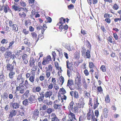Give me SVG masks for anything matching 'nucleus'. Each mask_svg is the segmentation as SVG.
I'll use <instances>...</instances> for the list:
<instances>
[{"label": "nucleus", "mask_w": 121, "mask_h": 121, "mask_svg": "<svg viewBox=\"0 0 121 121\" xmlns=\"http://www.w3.org/2000/svg\"><path fill=\"white\" fill-rule=\"evenodd\" d=\"M9 26L12 27V30L16 32L18 30V28L16 24L13 23V22L11 20H9Z\"/></svg>", "instance_id": "nucleus-1"}, {"label": "nucleus", "mask_w": 121, "mask_h": 121, "mask_svg": "<svg viewBox=\"0 0 121 121\" xmlns=\"http://www.w3.org/2000/svg\"><path fill=\"white\" fill-rule=\"evenodd\" d=\"M22 75L20 74L17 76L16 81V82L15 84V85L16 84H18V83L24 82V79L22 78Z\"/></svg>", "instance_id": "nucleus-2"}, {"label": "nucleus", "mask_w": 121, "mask_h": 121, "mask_svg": "<svg viewBox=\"0 0 121 121\" xmlns=\"http://www.w3.org/2000/svg\"><path fill=\"white\" fill-rule=\"evenodd\" d=\"M30 66L31 67H33V69H34L35 68L36 66H35V67H34L35 66V65L34 64V63L35 62V61L34 59L33 58V57H31L30 58ZM37 69V68H35V70H34L35 71V70H36Z\"/></svg>", "instance_id": "nucleus-3"}, {"label": "nucleus", "mask_w": 121, "mask_h": 121, "mask_svg": "<svg viewBox=\"0 0 121 121\" xmlns=\"http://www.w3.org/2000/svg\"><path fill=\"white\" fill-rule=\"evenodd\" d=\"M51 116V121H60L58 119L55 113H52Z\"/></svg>", "instance_id": "nucleus-4"}, {"label": "nucleus", "mask_w": 121, "mask_h": 121, "mask_svg": "<svg viewBox=\"0 0 121 121\" xmlns=\"http://www.w3.org/2000/svg\"><path fill=\"white\" fill-rule=\"evenodd\" d=\"M41 90V88L40 86H38L36 87H34L32 89V92L34 93L39 92Z\"/></svg>", "instance_id": "nucleus-5"}, {"label": "nucleus", "mask_w": 121, "mask_h": 121, "mask_svg": "<svg viewBox=\"0 0 121 121\" xmlns=\"http://www.w3.org/2000/svg\"><path fill=\"white\" fill-rule=\"evenodd\" d=\"M20 101H19L18 103L17 102L12 103V106L13 109H17L19 108L20 106L19 104H20Z\"/></svg>", "instance_id": "nucleus-6"}, {"label": "nucleus", "mask_w": 121, "mask_h": 121, "mask_svg": "<svg viewBox=\"0 0 121 121\" xmlns=\"http://www.w3.org/2000/svg\"><path fill=\"white\" fill-rule=\"evenodd\" d=\"M30 94V90H26V92H25V93L23 95L21 96V99H24V96L26 98L28 97L29 96Z\"/></svg>", "instance_id": "nucleus-7"}, {"label": "nucleus", "mask_w": 121, "mask_h": 121, "mask_svg": "<svg viewBox=\"0 0 121 121\" xmlns=\"http://www.w3.org/2000/svg\"><path fill=\"white\" fill-rule=\"evenodd\" d=\"M12 52L9 51H6L4 54V56L5 58H9L12 56Z\"/></svg>", "instance_id": "nucleus-8"}, {"label": "nucleus", "mask_w": 121, "mask_h": 121, "mask_svg": "<svg viewBox=\"0 0 121 121\" xmlns=\"http://www.w3.org/2000/svg\"><path fill=\"white\" fill-rule=\"evenodd\" d=\"M35 95H32L30 96V97L28 99L30 104H32L35 100Z\"/></svg>", "instance_id": "nucleus-9"}, {"label": "nucleus", "mask_w": 121, "mask_h": 121, "mask_svg": "<svg viewBox=\"0 0 121 121\" xmlns=\"http://www.w3.org/2000/svg\"><path fill=\"white\" fill-rule=\"evenodd\" d=\"M39 94L40 95V96H39L38 99L39 102H41L43 101L44 97V95L43 94L42 92L39 93Z\"/></svg>", "instance_id": "nucleus-10"}, {"label": "nucleus", "mask_w": 121, "mask_h": 121, "mask_svg": "<svg viewBox=\"0 0 121 121\" xmlns=\"http://www.w3.org/2000/svg\"><path fill=\"white\" fill-rule=\"evenodd\" d=\"M25 90L24 88H18L17 87H16L15 93L16 92L19 91V94L23 95L25 93Z\"/></svg>", "instance_id": "nucleus-11"}, {"label": "nucleus", "mask_w": 121, "mask_h": 121, "mask_svg": "<svg viewBox=\"0 0 121 121\" xmlns=\"http://www.w3.org/2000/svg\"><path fill=\"white\" fill-rule=\"evenodd\" d=\"M65 47L69 51L72 50L74 49L73 46L70 45L69 44L67 45Z\"/></svg>", "instance_id": "nucleus-12"}, {"label": "nucleus", "mask_w": 121, "mask_h": 121, "mask_svg": "<svg viewBox=\"0 0 121 121\" xmlns=\"http://www.w3.org/2000/svg\"><path fill=\"white\" fill-rule=\"evenodd\" d=\"M6 67L7 70H9L10 71H13L14 68V66H12V65L9 63L7 64Z\"/></svg>", "instance_id": "nucleus-13"}, {"label": "nucleus", "mask_w": 121, "mask_h": 121, "mask_svg": "<svg viewBox=\"0 0 121 121\" xmlns=\"http://www.w3.org/2000/svg\"><path fill=\"white\" fill-rule=\"evenodd\" d=\"M99 104V103L98 102L97 99H94V105L93 106L94 109H95Z\"/></svg>", "instance_id": "nucleus-14"}, {"label": "nucleus", "mask_w": 121, "mask_h": 121, "mask_svg": "<svg viewBox=\"0 0 121 121\" xmlns=\"http://www.w3.org/2000/svg\"><path fill=\"white\" fill-rule=\"evenodd\" d=\"M23 83L21 82L20 83L19 86H17L16 87H17L18 88H24L26 90V86L25 84H23Z\"/></svg>", "instance_id": "nucleus-15"}, {"label": "nucleus", "mask_w": 121, "mask_h": 121, "mask_svg": "<svg viewBox=\"0 0 121 121\" xmlns=\"http://www.w3.org/2000/svg\"><path fill=\"white\" fill-rule=\"evenodd\" d=\"M73 80L72 79H69L68 81L67 86L70 88L71 86L73 85Z\"/></svg>", "instance_id": "nucleus-16"}, {"label": "nucleus", "mask_w": 121, "mask_h": 121, "mask_svg": "<svg viewBox=\"0 0 121 121\" xmlns=\"http://www.w3.org/2000/svg\"><path fill=\"white\" fill-rule=\"evenodd\" d=\"M9 74V78L11 79H13V78L14 76L15 75V72H13V71H10Z\"/></svg>", "instance_id": "nucleus-17"}, {"label": "nucleus", "mask_w": 121, "mask_h": 121, "mask_svg": "<svg viewBox=\"0 0 121 121\" xmlns=\"http://www.w3.org/2000/svg\"><path fill=\"white\" fill-rule=\"evenodd\" d=\"M32 114L34 117H36L39 115V112L38 110L35 109L32 112Z\"/></svg>", "instance_id": "nucleus-18"}, {"label": "nucleus", "mask_w": 121, "mask_h": 121, "mask_svg": "<svg viewBox=\"0 0 121 121\" xmlns=\"http://www.w3.org/2000/svg\"><path fill=\"white\" fill-rule=\"evenodd\" d=\"M52 94V92L50 91H47L45 93V96L46 98L50 97Z\"/></svg>", "instance_id": "nucleus-19"}, {"label": "nucleus", "mask_w": 121, "mask_h": 121, "mask_svg": "<svg viewBox=\"0 0 121 121\" xmlns=\"http://www.w3.org/2000/svg\"><path fill=\"white\" fill-rule=\"evenodd\" d=\"M17 112L15 110H13L10 112V114L9 115V117H10L12 118V117L14 116L16 114Z\"/></svg>", "instance_id": "nucleus-20"}, {"label": "nucleus", "mask_w": 121, "mask_h": 121, "mask_svg": "<svg viewBox=\"0 0 121 121\" xmlns=\"http://www.w3.org/2000/svg\"><path fill=\"white\" fill-rule=\"evenodd\" d=\"M85 55L86 57V58L90 59L91 57L90 51L88 50H87L86 53Z\"/></svg>", "instance_id": "nucleus-21"}, {"label": "nucleus", "mask_w": 121, "mask_h": 121, "mask_svg": "<svg viewBox=\"0 0 121 121\" xmlns=\"http://www.w3.org/2000/svg\"><path fill=\"white\" fill-rule=\"evenodd\" d=\"M72 65L73 64L71 63H70L68 60L66 61V67L68 69H71Z\"/></svg>", "instance_id": "nucleus-22"}, {"label": "nucleus", "mask_w": 121, "mask_h": 121, "mask_svg": "<svg viewBox=\"0 0 121 121\" xmlns=\"http://www.w3.org/2000/svg\"><path fill=\"white\" fill-rule=\"evenodd\" d=\"M77 78L76 80L78 81L80 83L81 82L80 74L78 73H77Z\"/></svg>", "instance_id": "nucleus-23"}, {"label": "nucleus", "mask_w": 121, "mask_h": 121, "mask_svg": "<svg viewBox=\"0 0 121 121\" xmlns=\"http://www.w3.org/2000/svg\"><path fill=\"white\" fill-rule=\"evenodd\" d=\"M73 102L72 101L69 104L68 107V108L69 110H71L72 111V110L73 109Z\"/></svg>", "instance_id": "nucleus-24"}, {"label": "nucleus", "mask_w": 121, "mask_h": 121, "mask_svg": "<svg viewBox=\"0 0 121 121\" xmlns=\"http://www.w3.org/2000/svg\"><path fill=\"white\" fill-rule=\"evenodd\" d=\"M9 9V7L7 4L4 5V12L6 13H7Z\"/></svg>", "instance_id": "nucleus-25"}, {"label": "nucleus", "mask_w": 121, "mask_h": 121, "mask_svg": "<svg viewBox=\"0 0 121 121\" xmlns=\"http://www.w3.org/2000/svg\"><path fill=\"white\" fill-rule=\"evenodd\" d=\"M103 114L102 115L101 117V121H103V117H104L105 118H107L108 117V114L103 113Z\"/></svg>", "instance_id": "nucleus-26"}, {"label": "nucleus", "mask_w": 121, "mask_h": 121, "mask_svg": "<svg viewBox=\"0 0 121 121\" xmlns=\"http://www.w3.org/2000/svg\"><path fill=\"white\" fill-rule=\"evenodd\" d=\"M79 109L77 106H74L72 110L73 112L75 113H77L79 110Z\"/></svg>", "instance_id": "nucleus-27"}, {"label": "nucleus", "mask_w": 121, "mask_h": 121, "mask_svg": "<svg viewBox=\"0 0 121 121\" xmlns=\"http://www.w3.org/2000/svg\"><path fill=\"white\" fill-rule=\"evenodd\" d=\"M69 117L72 119H74L76 120V118L75 117V115L74 114L70 112L69 115Z\"/></svg>", "instance_id": "nucleus-28"}, {"label": "nucleus", "mask_w": 121, "mask_h": 121, "mask_svg": "<svg viewBox=\"0 0 121 121\" xmlns=\"http://www.w3.org/2000/svg\"><path fill=\"white\" fill-rule=\"evenodd\" d=\"M35 78V75L30 76L29 78V80L32 83H34Z\"/></svg>", "instance_id": "nucleus-29"}, {"label": "nucleus", "mask_w": 121, "mask_h": 121, "mask_svg": "<svg viewBox=\"0 0 121 121\" xmlns=\"http://www.w3.org/2000/svg\"><path fill=\"white\" fill-rule=\"evenodd\" d=\"M23 104L25 106H26L28 105L29 104V102L27 99H26L24 100L22 102Z\"/></svg>", "instance_id": "nucleus-30"}, {"label": "nucleus", "mask_w": 121, "mask_h": 121, "mask_svg": "<svg viewBox=\"0 0 121 121\" xmlns=\"http://www.w3.org/2000/svg\"><path fill=\"white\" fill-rule=\"evenodd\" d=\"M60 100H56L54 101V104L58 105L59 106H61V104L60 103Z\"/></svg>", "instance_id": "nucleus-31"}, {"label": "nucleus", "mask_w": 121, "mask_h": 121, "mask_svg": "<svg viewBox=\"0 0 121 121\" xmlns=\"http://www.w3.org/2000/svg\"><path fill=\"white\" fill-rule=\"evenodd\" d=\"M105 101L106 102L108 103L110 102V100L108 95H107L105 97Z\"/></svg>", "instance_id": "nucleus-32"}, {"label": "nucleus", "mask_w": 121, "mask_h": 121, "mask_svg": "<svg viewBox=\"0 0 121 121\" xmlns=\"http://www.w3.org/2000/svg\"><path fill=\"white\" fill-rule=\"evenodd\" d=\"M80 100H79V101ZM83 104L84 103H83L82 102L81 103L79 102V103H78V105H77V106L78 107V108L79 109L82 107H83Z\"/></svg>", "instance_id": "nucleus-33"}, {"label": "nucleus", "mask_w": 121, "mask_h": 121, "mask_svg": "<svg viewBox=\"0 0 121 121\" xmlns=\"http://www.w3.org/2000/svg\"><path fill=\"white\" fill-rule=\"evenodd\" d=\"M20 5L22 7H24L26 6V2L21 0L20 2Z\"/></svg>", "instance_id": "nucleus-34"}, {"label": "nucleus", "mask_w": 121, "mask_h": 121, "mask_svg": "<svg viewBox=\"0 0 121 121\" xmlns=\"http://www.w3.org/2000/svg\"><path fill=\"white\" fill-rule=\"evenodd\" d=\"M91 110H89L87 113V119L88 120H90L91 119Z\"/></svg>", "instance_id": "nucleus-35"}, {"label": "nucleus", "mask_w": 121, "mask_h": 121, "mask_svg": "<svg viewBox=\"0 0 121 121\" xmlns=\"http://www.w3.org/2000/svg\"><path fill=\"white\" fill-rule=\"evenodd\" d=\"M53 109L50 108H48L47 109L46 111V112H47L48 114H50L53 111Z\"/></svg>", "instance_id": "nucleus-36"}, {"label": "nucleus", "mask_w": 121, "mask_h": 121, "mask_svg": "<svg viewBox=\"0 0 121 121\" xmlns=\"http://www.w3.org/2000/svg\"><path fill=\"white\" fill-rule=\"evenodd\" d=\"M100 69L103 72L106 71V68L104 65H102L100 67Z\"/></svg>", "instance_id": "nucleus-37"}, {"label": "nucleus", "mask_w": 121, "mask_h": 121, "mask_svg": "<svg viewBox=\"0 0 121 121\" xmlns=\"http://www.w3.org/2000/svg\"><path fill=\"white\" fill-rule=\"evenodd\" d=\"M14 42V41H12L9 44L8 48H7L8 50H9L10 48H12V46Z\"/></svg>", "instance_id": "nucleus-38"}, {"label": "nucleus", "mask_w": 121, "mask_h": 121, "mask_svg": "<svg viewBox=\"0 0 121 121\" xmlns=\"http://www.w3.org/2000/svg\"><path fill=\"white\" fill-rule=\"evenodd\" d=\"M47 108L46 105L44 104L40 108V110H45Z\"/></svg>", "instance_id": "nucleus-39"}, {"label": "nucleus", "mask_w": 121, "mask_h": 121, "mask_svg": "<svg viewBox=\"0 0 121 121\" xmlns=\"http://www.w3.org/2000/svg\"><path fill=\"white\" fill-rule=\"evenodd\" d=\"M0 79L2 82L5 80V77L4 76L3 73H1V74L0 75Z\"/></svg>", "instance_id": "nucleus-40"}, {"label": "nucleus", "mask_w": 121, "mask_h": 121, "mask_svg": "<svg viewBox=\"0 0 121 121\" xmlns=\"http://www.w3.org/2000/svg\"><path fill=\"white\" fill-rule=\"evenodd\" d=\"M60 82L61 83V85H62L64 82V79L62 76H61L59 78Z\"/></svg>", "instance_id": "nucleus-41"}, {"label": "nucleus", "mask_w": 121, "mask_h": 121, "mask_svg": "<svg viewBox=\"0 0 121 121\" xmlns=\"http://www.w3.org/2000/svg\"><path fill=\"white\" fill-rule=\"evenodd\" d=\"M74 97L75 98H78L79 97L77 91H74Z\"/></svg>", "instance_id": "nucleus-42"}, {"label": "nucleus", "mask_w": 121, "mask_h": 121, "mask_svg": "<svg viewBox=\"0 0 121 121\" xmlns=\"http://www.w3.org/2000/svg\"><path fill=\"white\" fill-rule=\"evenodd\" d=\"M47 61V63H49V62L51 60V57L50 56H48L46 58V60H45Z\"/></svg>", "instance_id": "nucleus-43"}, {"label": "nucleus", "mask_w": 121, "mask_h": 121, "mask_svg": "<svg viewBox=\"0 0 121 121\" xmlns=\"http://www.w3.org/2000/svg\"><path fill=\"white\" fill-rule=\"evenodd\" d=\"M46 75L47 78H48L50 75V72L48 70H47L46 72Z\"/></svg>", "instance_id": "nucleus-44"}, {"label": "nucleus", "mask_w": 121, "mask_h": 121, "mask_svg": "<svg viewBox=\"0 0 121 121\" xmlns=\"http://www.w3.org/2000/svg\"><path fill=\"white\" fill-rule=\"evenodd\" d=\"M6 50L5 48L4 47L2 46L0 48V51L3 53Z\"/></svg>", "instance_id": "nucleus-45"}, {"label": "nucleus", "mask_w": 121, "mask_h": 121, "mask_svg": "<svg viewBox=\"0 0 121 121\" xmlns=\"http://www.w3.org/2000/svg\"><path fill=\"white\" fill-rule=\"evenodd\" d=\"M61 106L58 105L54 104V105L53 106V107L55 109H60Z\"/></svg>", "instance_id": "nucleus-46"}, {"label": "nucleus", "mask_w": 121, "mask_h": 121, "mask_svg": "<svg viewBox=\"0 0 121 121\" xmlns=\"http://www.w3.org/2000/svg\"><path fill=\"white\" fill-rule=\"evenodd\" d=\"M113 9L114 10H117L119 8V7L116 4H115L112 7Z\"/></svg>", "instance_id": "nucleus-47"}, {"label": "nucleus", "mask_w": 121, "mask_h": 121, "mask_svg": "<svg viewBox=\"0 0 121 121\" xmlns=\"http://www.w3.org/2000/svg\"><path fill=\"white\" fill-rule=\"evenodd\" d=\"M22 31L25 35H26L29 32L28 30H27L25 29H23L22 30Z\"/></svg>", "instance_id": "nucleus-48"}, {"label": "nucleus", "mask_w": 121, "mask_h": 121, "mask_svg": "<svg viewBox=\"0 0 121 121\" xmlns=\"http://www.w3.org/2000/svg\"><path fill=\"white\" fill-rule=\"evenodd\" d=\"M31 34L34 38L36 39L37 38V35L35 32L31 33Z\"/></svg>", "instance_id": "nucleus-49"}, {"label": "nucleus", "mask_w": 121, "mask_h": 121, "mask_svg": "<svg viewBox=\"0 0 121 121\" xmlns=\"http://www.w3.org/2000/svg\"><path fill=\"white\" fill-rule=\"evenodd\" d=\"M36 27L37 30H40L43 29V27L42 26L39 25H37Z\"/></svg>", "instance_id": "nucleus-50"}, {"label": "nucleus", "mask_w": 121, "mask_h": 121, "mask_svg": "<svg viewBox=\"0 0 121 121\" xmlns=\"http://www.w3.org/2000/svg\"><path fill=\"white\" fill-rule=\"evenodd\" d=\"M60 91H61L63 94H65L66 93L65 90L63 88L60 89Z\"/></svg>", "instance_id": "nucleus-51"}, {"label": "nucleus", "mask_w": 121, "mask_h": 121, "mask_svg": "<svg viewBox=\"0 0 121 121\" xmlns=\"http://www.w3.org/2000/svg\"><path fill=\"white\" fill-rule=\"evenodd\" d=\"M97 91L100 92L103 91V89L101 86H98L97 87Z\"/></svg>", "instance_id": "nucleus-52"}, {"label": "nucleus", "mask_w": 121, "mask_h": 121, "mask_svg": "<svg viewBox=\"0 0 121 121\" xmlns=\"http://www.w3.org/2000/svg\"><path fill=\"white\" fill-rule=\"evenodd\" d=\"M4 112L3 109H0V115L1 117L3 116L4 114Z\"/></svg>", "instance_id": "nucleus-53"}, {"label": "nucleus", "mask_w": 121, "mask_h": 121, "mask_svg": "<svg viewBox=\"0 0 121 121\" xmlns=\"http://www.w3.org/2000/svg\"><path fill=\"white\" fill-rule=\"evenodd\" d=\"M86 45L87 47L88 48H90L91 47V45L89 41H86Z\"/></svg>", "instance_id": "nucleus-54"}, {"label": "nucleus", "mask_w": 121, "mask_h": 121, "mask_svg": "<svg viewBox=\"0 0 121 121\" xmlns=\"http://www.w3.org/2000/svg\"><path fill=\"white\" fill-rule=\"evenodd\" d=\"M63 17H61L60 19V21L59 22V23H58V24H59L58 25H59V24H63L64 23V22H63Z\"/></svg>", "instance_id": "nucleus-55"}, {"label": "nucleus", "mask_w": 121, "mask_h": 121, "mask_svg": "<svg viewBox=\"0 0 121 121\" xmlns=\"http://www.w3.org/2000/svg\"><path fill=\"white\" fill-rule=\"evenodd\" d=\"M40 114L41 116H44V115L46 114V111H41L40 112Z\"/></svg>", "instance_id": "nucleus-56"}, {"label": "nucleus", "mask_w": 121, "mask_h": 121, "mask_svg": "<svg viewBox=\"0 0 121 121\" xmlns=\"http://www.w3.org/2000/svg\"><path fill=\"white\" fill-rule=\"evenodd\" d=\"M95 116L97 117H98L99 115L98 111V110H95Z\"/></svg>", "instance_id": "nucleus-57"}, {"label": "nucleus", "mask_w": 121, "mask_h": 121, "mask_svg": "<svg viewBox=\"0 0 121 121\" xmlns=\"http://www.w3.org/2000/svg\"><path fill=\"white\" fill-rule=\"evenodd\" d=\"M105 21H106L109 24L111 22V20L110 18H106L105 20Z\"/></svg>", "instance_id": "nucleus-58"}, {"label": "nucleus", "mask_w": 121, "mask_h": 121, "mask_svg": "<svg viewBox=\"0 0 121 121\" xmlns=\"http://www.w3.org/2000/svg\"><path fill=\"white\" fill-rule=\"evenodd\" d=\"M39 79L41 81H43L45 79V76L43 75H41L39 77Z\"/></svg>", "instance_id": "nucleus-59"}, {"label": "nucleus", "mask_w": 121, "mask_h": 121, "mask_svg": "<svg viewBox=\"0 0 121 121\" xmlns=\"http://www.w3.org/2000/svg\"><path fill=\"white\" fill-rule=\"evenodd\" d=\"M18 8V7L15 5L12 6V8H13V10L15 11H17Z\"/></svg>", "instance_id": "nucleus-60"}, {"label": "nucleus", "mask_w": 121, "mask_h": 121, "mask_svg": "<svg viewBox=\"0 0 121 121\" xmlns=\"http://www.w3.org/2000/svg\"><path fill=\"white\" fill-rule=\"evenodd\" d=\"M47 20V22H51L52 21V19L51 18L49 17H48L46 18Z\"/></svg>", "instance_id": "nucleus-61"}, {"label": "nucleus", "mask_w": 121, "mask_h": 121, "mask_svg": "<svg viewBox=\"0 0 121 121\" xmlns=\"http://www.w3.org/2000/svg\"><path fill=\"white\" fill-rule=\"evenodd\" d=\"M7 40L4 39H3L1 42V43L3 44L4 43H7Z\"/></svg>", "instance_id": "nucleus-62"}, {"label": "nucleus", "mask_w": 121, "mask_h": 121, "mask_svg": "<svg viewBox=\"0 0 121 121\" xmlns=\"http://www.w3.org/2000/svg\"><path fill=\"white\" fill-rule=\"evenodd\" d=\"M84 72L86 76H88L89 74V73L88 72V70L86 69L84 70Z\"/></svg>", "instance_id": "nucleus-63"}, {"label": "nucleus", "mask_w": 121, "mask_h": 121, "mask_svg": "<svg viewBox=\"0 0 121 121\" xmlns=\"http://www.w3.org/2000/svg\"><path fill=\"white\" fill-rule=\"evenodd\" d=\"M94 66V65L93 63L89 62V67L90 69L92 68Z\"/></svg>", "instance_id": "nucleus-64"}]
</instances>
